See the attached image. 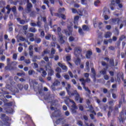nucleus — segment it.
I'll use <instances>...</instances> for the list:
<instances>
[{
    "instance_id": "1",
    "label": "nucleus",
    "mask_w": 126,
    "mask_h": 126,
    "mask_svg": "<svg viewBox=\"0 0 126 126\" xmlns=\"http://www.w3.org/2000/svg\"><path fill=\"white\" fill-rule=\"evenodd\" d=\"M80 81H81V84L82 85H83V87L84 88V89L85 90V91H87V92H88V93H89V94H91V91H90V90H89V89L88 88V87H86L85 86V84L86 83V82H88V83H89V82H90V81H91V80H90V79L89 78H87L86 79H84V78H81L79 79Z\"/></svg>"
},
{
    "instance_id": "2",
    "label": "nucleus",
    "mask_w": 126,
    "mask_h": 126,
    "mask_svg": "<svg viewBox=\"0 0 126 126\" xmlns=\"http://www.w3.org/2000/svg\"><path fill=\"white\" fill-rule=\"evenodd\" d=\"M2 120L4 123H2L1 122H0V126H10V123L8 122L9 121V117L8 116H6V115L4 114H2Z\"/></svg>"
},
{
    "instance_id": "3",
    "label": "nucleus",
    "mask_w": 126,
    "mask_h": 126,
    "mask_svg": "<svg viewBox=\"0 0 126 126\" xmlns=\"http://www.w3.org/2000/svg\"><path fill=\"white\" fill-rule=\"evenodd\" d=\"M46 70H48V75L49 76H53V75L55 73V71L52 68V67L50 66V63H48L47 65L45 66Z\"/></svg>"
},
{
    "instance_id": "4",
    "label": "nucleus",
    "mask_w": 126,
    "mask_h": 126,
    "mask_svg": "<svg viewBox=\"0 0 126 126\" xmlns=\"http://www.w3.org/2000/svg\"><path fill=\"white\" fill-rule=\"evenodd\" d=\"M71 26H68L67 27V30H64V33H65L66 36H70L72 35V23H71Z\"/></svg>"
},
{
    "instance_id": "5",
    "label": "nucleus",
    "mask_w": 126,
    "mask_h": 126,
    "mask_svg": "<svg viewBox=\"0 0 126 126\" xmlns=\"http://www.w3.org/2000/svg\"><path fill=\"white\" fill-rule=\"evenodd\" d=\"M101 65H102V66H105L106 68H104V70L100 71V73L101 74H103V75H105V74L107 73V69L109 68V65L104 61L101 62Z\"/></svg>"
},
{
    "instance_id": "6",
    "label": "nucleus",
    "mask_w": 126,
    "mask_h": 126,
    "mask_svg": "<svg viewBox=\"0 0 126 126\" xmlns=\"http://www.w3.org/2000/svg\"><path fill=\"white\" fill-rule=\"evenodd\" d=\"M82 49L80 48V47H75L74 49V55L75 56H79L80 55L81 58H83V55H82Z\"/></svg>"
},
{
    "instance_id": "7",
    "label": "nucleus",
    "mask_w": 126,
    "mask_h": 126,
    "mask_svg": "<svg viewBox=\"0 0 126 126\" xmlns=\"http://www.w3.org/2000/svg\"><path fill=\"white\" fill-rule=\"evenodd\" d=\"M120 119L119 121L120 122L124 123L125 121V120L126 119V110H123L120 114Z\"/></svg>"
},
{
    "instance_id": "8",
    "label": "nucleus",
    "mask_w": 126,
    "mask_h": 126,
    "mask_svg": "<svg viewBox=\"0 0 126 126\" xmlns=\"http://www.w3.org/2000/svg\"><path fill=\"white\" fill-rule=\"evenodd\" d=\"M37 71L40 73H42L41 76H42V77H46V76H47V72L44 70L43 68H39L37 70Z\"/></svg>"
},
{
    "instance_id": "9",
    "label": "nucleus",
    "mask_w": 126,
    "mask_h": 126,
    "mask_svg": "<svg viewBox=\"0 0 126 126\" xmlns=\"http://www.w3.org/2000/svg\"><path fill=\"white\" fill-rule=\"evenodd\" d=\"M110 21L113 24H117L118 25H120V22L122 21L121 19H120V18H112L110 19Z\"/></svg>"
},
{
    "instance_id": "10",
    "label": "nucleus",
    "mask_w": 126,
    "mask_h": 126,
    "mask_svg": "<svg viewBox=\"0 0 126 126\" xmlns=\"http://www.w3.org/2000/svg\"><path fill=\"white\" fill-rule=\"evenodd\" d=\"M58 65H59V66H60V67H61L63 70H64L65 72L67 71V66H66V65H65L60 62L58 63Z\"/></svg>"
},
{
    "instance_id": "11",
    "label": "nucleus",
    "mask_w": 126,
    "mask_h": 126,
    "mask_svg": "<svg viewBox=\"0 0 126 126\" xmlns=\"http://www.w3.org/2000/svg\"><path fill=\"white\" fill-rule=\"evenodd\" d=\"M114 103H115V101H114V100L109 101L108 102V105H109V110L110 111H111V112L112 111H113V106H114Z\"/></svg>"
},
{
    "instance_id": "12",
    "label": "nucleus",
    "mask_w": 126,
    "mask_h": 126,
    "mask_svg": "<svg viewBox=\"0 0 126 126\" xmlns=\"http://www.w3.org/2000/svg\"><path fill=\"white\" fill-rule=\"evenodd\" d=\"M90 110H87V112H90L91 113H92L94 115V116H96V112H95V110H94V107L92 106V105H91L89 106Z\"/></svg>"
},
{
    "instance_id": "13",
    "label": "nucleus",
    "mask_w": 126,
    "mask_h": 126,
    "mask_svg": "<svg viewBox=\"0 0 126 126\" xmlns=\"http://www.w3.org/2000/svg\"><path fill=\"white\" fill-rule=\"evenodd\" d=\"M33 7V5L31 3H28L27 5V9L28 12H31L32 11V8Z\"/></svg>"
},
{
    "instance_id": "14",
    "label": "nucleus",
    "mask_w": 126,
    "mask_h": 126,
    "mask_svg": "<svg viewBox=\"0 0 126 126\" xmlns=\"http://www.w3.org/2000/svg\"><path fill=\"white\" fill-rule=\"evenodd\" d=\"M85 71L89 72L90 71V67H89V61H87L86 63Z\"/></svg>"
},
{
    "instance_id": "15",
    "label": "nucleus",
    "mask_w": 126,
    "mask_h": 126,
    "mask_svg": "<svg viewBox=\"0 0 126 126\" xmlns=\"http://www.w3.org/2000/svg\"><path fill=\"white\" fill-rule=\"evenodd\" d=\"M115 5H116V1L112 0L111 1V4H110V7L111 10H114V6H115Z\"/></svg>"
},
{
    "instance_id": "16",
    "label": "nucleus",
    "mask_w": 126,
    "mask_h": 126,
    "mask_svg": "<svg viewBox=\"0 0 126 126\" xmlns=\"http://www.w3.org/2000/svg\"><path fill=\"white\" fill-rule=\"evenodd\" d=\"M90 66H91V71L92 73H93V75H95L96 74V71H95V69L93 66H94V64H93V63H91Z\"/></svg>"
},
{
    "instance_id": "17",
    "label": "nucleus",
    "mask_w": 126,
    "mask_h": 126,
    "mask_svg": "<svg viewBox=\"0 0 126 126\" xmlns=\"http://www.w3.org/2000/svg\"><path fill=\"white\" fill-rule=\"evenodd\" d=\"M91 56H92V51L90 50L88 51L86 54L87 59H90V58H91Z\"/></svg>"
},
{
    "instance_id": "18",
    "label": "nucleus",
    "mask_w": 126,
    "mask_h": 126,
    "mask_svg": "<svg viewBox=\"0 0 126 126\" xmlns=\"http://www.w3.org/2000/svg\"><path fill=\"white\" fill-rule=\"evenodd\" d=\"M111 36H112V32H106L104 35V37L105 38H106V39H107V38H111Z\"/></svg>"
},
{
    "instance_id": "19",
    "label": "nucleus",
    "mask_w": 126,
    "mask_h": 126,
    "mask_svg": "<svg viewBox=\"0 0 126 126\" xmlns=\"http://www.w3.org/2000/svg\"><path fill=\"white\" fill-rule=\"evenodd\" d=\"M69 96H74V95H77L78 93H77V91L75 90L73 92L71 93L70 92L67 93Z\"/></svg>"
},
{
    "instance_id": "20",
    "label": "nucleus",
    "mask_w": 126,
    "mask_h": 126,
    "mask_svg": "<svg viewBox=\"0 0 126 126\" xmlns=\"http://www.w3.org/2000/svg\"><path fill=\"white\" fill-rule=\"evenodd\" d=\"M115 2L118 4L119 8H123V4L121 3V0H116Z\"/></svg>"
},
{
    "instance_id": "21",
    "label": "nucleus",
    "mask_w": 126,
    "mask_h": 126,
    "mask_svg": "<svg viewBox=\"0 0 126 126\" xmlns=\"http://www.w3.org/2000/svg\"><path fill=\"white\" fill-rule=\"evenodd\" d=\"M78 20H79V16H76L74 17V24L78 25Z\"/></svg>"
},
{
    "instance_id": "22",
    "label": "nucleus",
    "mask_w": 126,
    "mask_h": 126,
    "mask_svg": "<svg viewBox=\"0 0 126 126\" xmlns=\"http://www.w3.org/2000/svg\"><path fill=\"white\" fill-rule=\"evenodd\" d=\"M109 63L110 66H115V60H114V59L111 58L109 60Z\"/></svg>"
},
{
    "instance_id": "23",
    "label": "nucleus",
    "mask_w": 126,
    "mask_h": 126,
    "mask_svg": "<svg viewBox=\"0 0 126 126\" xmlns=\"http://www.w3.org/2000/svg\"><path fill=\"white\" fill-rule=\"evenodd\" d=\"M60 40L59 42L61 43V44H63L65 42L64 40H63V35H59Z\"/></svg>"
},
{
    "instance_id": "24",
    "label": "nucleus",
    "mask_w": 126,
    "mask_h": 126,
    "mask_svg": "<svg viewBox=\"0 0 126 126\" xmlns=\"http://www.w3.org/2000/svg\"><path fill=\"white\" fill-rule=\"evenodd\" d=\"M60 84L61 82H60V81H59V80H55L53 83L54 86H59V85H60Z\"/></svg>"
},
{
    "instance_id": "25",
    "label": "nucleus",
    "mask_w": 126,
    "mask_h": 126,
    "mask_svg": "<svg viewBox=\"0 0 126 126\" xmlns=\"http://www.w3.org/2000/svg\"><path fill=\"white\" fill-rule=\"evenodd\" d=\"M82 28H83V30H84V31H89L90 29H89V27H88V26H87V25H84L82 26Z\"/></svg>"
},
{
    "instance_id": "26",
    "label": "nucleus",
    "mask_w": 126,
    "mask_h": 126,
    "mask_svg": "<svg viewBox=\"0 0 126 126\" xmlns=\"http://www.w3.org/2000/svg\"><path fill=\"white\" fill-rule=\"evenodd\" d=\"M66 60L67 62H68V64H69L71 66L72 65V64H71V63L69 62V61H70L71 60V58L70 56H66Z\"/></svg>"
},
{
    "instance_id": "27",
    "label": "nucleus",
    "mask_w": 126,
    "mask_h": 126,
    "mask_svg": "<svg viewBox=\"0 0 126 126\" xmlns=\"http://www.w3.org/2000/svg\"><path fill=\"white\" fill-rule=\"evenodd\" d=\"M81 63V60L80 59V58H77L75 61V63L76 65H78V64H80Z\"/></svg>"
},
{
    "instance_id": "28",
    "label": "nucleus",
    "mask_w": 126,
    "mask_h": 126,
    "mask_svg": "<svg viewBox=\"0 0 126 126\" xmlns=\"http://www.w3.org/2000/svg\"><path fill=\"white\" fill-rule=\"evenodd\" d=\"M63 118H59L56 120V121H55V123L56 124V125H60V124L62 123V121H63Z\"/></svg>"
},
{
    "instance_id": "29",
    "label": "nucleus",
    "mask_w": 126,
    "mask_h": 126,
    "mask_svg": "<svg viewBox=\"0 0 126 126\" xmlns=\"http://www.w3.org/2000/svg\"><path fill=\"white\" fill-rule=\"evenodd\" d=\"M29 32H32V33H35L36 31V29L35 28H30L29 30Z\"/></svg>"
},
{
    "instance_id": "30",
    "label": "nucleus",
    "mask_w": 126,
    "mask_h": 126,
    "mask_svg": "<svg viewBox=\"0 0 126 126\" xmlns=\"http://www.w3.org/2000/svg\"><path fill=\"white\" fill-rule=\"evenodd\" d=\"M65 99H66L64 100V103L67 105V106H68V105H69V103H68V100L69 101L70 99L69 96H66Z\"/></svg>"
},
{
    "instance_id": "31",
    "label": "nucleus",
    "mask_w": 126,
    "mask_h": 126,
    "mask_svg": "<svg viewBox=\"0 0 126 126\" xmlns=\"http://www.w3.org/2000/svg\"><path fill=\"white\" fill-rule=\"evenodd\" d=\"M17 87L19 89V90H20L21 91L23 90V88H24L23 85L21 84H18L17 85Z\"/></svg>"
},
{
    "instance_id": "32",
    "label": "nucleus",
    "mask_w": 126,
    "mask_h": 126,
    "mask_svg": "<svg viewBox=\"0 0 126 126\" xmlns=\"http://www.w3.org/2000/svg\"><path fill=\"white\" fill-rule=\"evenodd\" d=\"M78 32L79 33L80 35L83 36L84 35V32H83V30L81 28H79Z\"/></svg>"
},
{
    "instance_id": "33",
    "label": "nucleus",
    "mask_w": 126,
    "mask_h": 126,
    "mask_svg": "<svg viewBox=\"0 0 126 126\" xmlns=\"http://www.w3.org/2000/svg\"><path fill=\"white\" fill-rule=\"evenodd\" d=\"M29 75H32L33 74H35V71L34 70H29L28 71Z\"/></svg>"
},
{
    "instance_id": "34",
    "label": "nucleus",
    "mask_w": 126,
    "mask_h": 126,
    "mask_svg": "<svg viewBox=\"0 0 126 126\" xmlns=\"http://www.w3.org/2000/svg\"><path fill=\"white\" fill-rule=\"evenodd\" d=\"M11 9L12 10V11L13 12L14 14H16V13H17L16 12V6H14Z\"/></svg>"
},
{
    "instance_id": "35",
    "label": "nucleus",
    "mask_w": 126,
    "mask_h": 126,
    "mask_svg": "<svg viewBox=\"0 0 126 126\" xmlns=\"http://www.w3.org/2000/svg\"><path fill=\"white\" fill-rule=\"evenodd\" d=\"M80 98V95H79V94H76V96H75V101H79V99Z\"/></svg>"
},
{
    "instance_id": "36",
    "label": "nucleus",
    "mask_w": 126,
    "mask_h": 126,
    "mask_svg": "<svg viewBox=\"0 0 126 126\" xmlns=\"http://www.w3.org/2000/svg\"><path fill=\"white\" fill-rule=\"evenodd\" d=\"M52 118H58V117H61V114L59 113L57 115H55V112H53L52 113Z\"/></svg>"
},
{
    "instance_id": "37",
    "label": "nucleus",
    "mask_w": 126,
    "mask_h": 126,
    "mask_svg": "<svg viewBox=\"0 0 126 126\" xmlns=\"http://www.w3.org/2000/svg\"><path fill=\"white\" fill-rule=\"evenodd\" d=\"M115 35H116V36H119V34H120V31L119 30V29H118V27H116L115 29Z\"/></svg>"
},
{
    "instance_id": "38",
    "label": "nucleus",
    "mask_w": 126,
    "mask_h": 126,
    "mask_svg": "<svg viewBox=\"0 0 126 126\" xmlns=\"http://www.w3.org/2000/svg\"><path fill=\"white\" fill-rule=\"evenodd\" d=\"M41 39L40 38H38L35 39L34 42L36 43V44H40L41 43Z\"/></svg>"
},
{
    "instance_id": "39",
    "label": "nucleus",
    "mask_w": 126,
    "mask_h": 126,
    "mask_svg": "<svg viewBox=\"0 0 126 126\" xmlns=\"http://www.w3.org/2000/svg\"><path fill=\"white\" fill-rule=\"evenodd\" d=\"M19 2V0H15L14 1H12L11 3L14 4V5H17V3Z\"/></svg>"
},
{
    "instance_id": "40",
    "label": "nucleus",
    "mask_w": 126,
    "mask_h": 126,
    "mask_svg": "<svg viewBox=\"0 0 126 126\" xmlns=\"http://www.w3.org/2000/svg\"><path fill=\"white\" fill-rule=\"evenodd\" d=\"M55 54H56V50L54 48H52L51 49V54L52 56H54Z\"/></svg>"
},
{
    "instance_id": "41",
    "label": "nucleus",
    "mask_w": 126,
    "mask_h": 126,
    "mask_svg": "<svg viewBox=\"0 0 126 126\" xmlns=\"http://www.w3.org/2000/svg\"><path fill=\"white\" fill-rule=\"evenodd\" d=\"M70 87H71L70 84H68L67 85V87H66V90L67 93H68V92H70L69 89H70Z\"/></svg>"
},
{
    "instance_id": "42",
    "label": "nucleus",
    "mask_w": 126,
    "mask_h": 126,
    "mask_svg": "<svg viewBox=\"0 0 126 126\" xmlns=\"http://www.w3.org/2000/svg\"><path fill=\"white\" fill-rule=\"evenodd\" d=\"M22 28L24 31H26L28 29V25L23 26Z\"/></svg>"
},
{
    "instance_id": "43",
    "label": "nucleus",
    "mask_w": 126,
    "mask_h": 126,
    "mask_svg": "<svg viewBox=\"0 0 126 126\" xmlns=\"http://www.w3.org/2000/svg\"><path fill=\"white\" fill-rule=\"evenodd\" d=\"M24 63H26L27 64H29L31 63V62L30 61V60H29V59H25L24 60Z\"/></svg>"
},
{
    "instance_id": "44",
    "label": "nucleus",
    "mask_w": 126,
    "mask_h": 126,
    "mask_svg": "<svg viewBox=\"0 0 126 126\" xmlns=\"http://www.w3.org/2000/svg\"><path fill=\"white\" fill-rule=\"evenodd\" d=\"M42 25V23H41V22H40V21H38L36 22V26H37L38 27H39V28H41V26Z\"/></svg>"
},
{
    "instance_id": "45",
    "label": "nucleus",
    "mask_w": 126,
    "mask_h": 126,
    "mask_svg": "<svg viewBox=\"0 0 126 126\" xmlns=\"http://www.w3.org/2000/svg\"><path fill=\"white\" fill-rule=\"evenodd\" d=\"M124 39H126V36L122 35L120 37L119 41H120L121 42V41H123Z\"/></svg>"
},
{
    "instance_id": "46",
    "label": "nucleus",
    "mask_w": 126,
    "mask_h": 126,
    "mask_svg": "<svg viewBox=\"0 0 126 126\" xmlns=\"http://www.w3.org/2000/svg\"><path fill=\"white\" fill-rule=\"evenodd\" d=\"M56 71L58 72V73H61L62 72V69L60 67H57L56 69Z\"/></svg>"
},
{
    "instance_id": "47",
    "label": "nucleus",
    "mask_w": 126,
    "mask_h": 126,
    "mask_svg": "<svg viewBox=\"0 0 126 126\" xmlns=\"http://www.w3.org/2000/svg\"><path fill=\"white\" fill-rule=\"evenodd\" d=\"M71 50H72V49L70 46L65 49V50L66 52V53H69V51H71Z\"/></svg>"
},
{
    "instance_id": "48",
    "label": "nucleus",
    "mask_w": 126,
    "mask_h": 126,
    "mask_svg": "<svg viewBox=\"0 0 126 126\" xmlns=\"http://www.w3.org/2000/svg\"><path fill=\"white\" fill-rule=\"evenodd\" d=\"M99 3H100V0H96L94 2V4L95 6H98V4H99Z\"/></svg>"
},
{
    "instance_id": "49",
    "label": "nucleus",
    "mask_w": 126,
    "mask_h": 126,
    "mask_svg": "<svg viewBox=\"0 0 126 126\" xmlns=\"http://www.w3.org/2000/svg\"><path fill=\"white\" fill-rule=\"evenodd\" d=\"M30 15L31 17H35V12L34 11H32Z\"/></svg>"
},
{
    "instance_id": "50",
    "label": "nucleus",
    "mask_w": 126,
    "mask_h": 126,
    "mask_svg": "<svg viewBox=\"0 0 126 126\" xmlns=\"http://www.w3.org/2000/svg\"><path fill=\"white\" fill-rule=\"evenodd\" d=\"M63 77L66 80H69V76L68 74L64 75Z\"/></svg>"
},
{
    "instance_id": "51",
    "label": "nucleus",
    "mask_w": 126,
    "mask_h": 126,
    "mask_svg": "<svg viewBox=\"0 0 126 126\" xmlns=\"http://www.w3.org/2000/svg\"><path fill=\"white\" fill-rule=\"evenodd\" d=\"M71 10H72V12L73 13H78V12L77 11V10H76V9L75 8H72L71 9Z\"/></svg>"
},
{
    "instance_id": "52",
    "label": "nucleus",
    "mask_w": 126,
    "mask_h": 126,
    "mask_svg": "<svg viewBox=\"0 0 126 126\" xmlns=\"http://www.w3.org/2000/svg\"><path fill=\"white\" fill-rule=\"evenodd\" d=\"M44 3H45V4H47V6L48 7H50V5H49V4L50 3V2H49V1L48 0H45L44 1Z\"/></svg>"
},
{
    "instance_id": "53",
    "label": "nucleus",
    "mask_w": 126,
    "mask_h": 126,
    "mask_svg": "<svg viewBox=\"0 0 126 126\" xmlns=\"http://www.w3.org/2000/svg\"><path fill=\"white\" fill-rule=\"evenodd\" d=\"M69 42H73V41H74V37H73V36H70L69 37Z\"/></svg>"
},
{
    "instance_id": "54",
    "label": "nucleus",
    "mask_w": 126,
    "mask_h": 126,
    "mask_svg": "<svg viewBox=\"0 0 126 126\" xmlns=\"http://www.w3.org/2000/svg\"><path fill=\"white\" fill-rule=\"evenodd\" d=\"M79 109L80 111H83V110H84V108L83 107V106L82 105V104L79 105Z\"/></svg>"
},
{
    "instance_id": "55",
    "label": "nucleus",
    "mask_w": 126,
    "mask_h": 126,
    "mask_svg": "<svg viewBox=\"0 0 126 126\" xmlns=\"http://www.w3.org/2000/svg\"><path fill=\"white\" fill-rule=\"evenodd\" d=\"M61 31H62V29L61 28V27H58L57 28V32H58V34H59V35H60V34H61Z\"/></svg>"
},
{
    "instance_id": "56",
    "label": "nucleus",
    "mask_w": 126,
    "mask_h": 126,
    "mask_svg": "<svg viewBox=\"0 0 126 126\" xmlns=\"http://www.w3.org/2000/svg\"><path fill=\"white\" fill-rule=\"evenodd\" d=\"M71 107L73 108V109H78V108L77 107V106H76V104L75 103V104H73L72 105H71Z\"/></svg>"
},
{
    "instance_id": "57",
    "label": "nucleus",
    "mask_w": 126,
    "mask_h": 126,
    "mask_svg": "<svg viewBox=\"0 0 126 126\" xmlns=\"http://www.w3.org/2000/svg\"><path fill=\"white\" fill-rule=\"evenodd\" d=\"M17 75H18V76H22V75H25V73H17Z\"/></svg>"
},
{
    "instance_id": "58",
    "label": "nucleus",
    "mask_w": 126,
    "mask_h": 126,
    "mask_svg": "<svg viewBox=\"0 0 126 126\" xmlns=\"http://www.w3.org/2000/svg\"><path fill=\"white\" fill-rule=\"evenodd\" d=\"M6 106H8V107H11L12 106V102H7L6 103Z\"/></svg>"
},
{
    "instance_id": "59",
    "label": "nucleus",
    "mask_w": 126,
    "mask_h": 126,
    "mask_svg": "<svg viewBox=\"0 0 126 126\" xmlns=\"http://www.w3.org/2000/svg\"><path fill=\"white\" fill-rule=\"evenodd\" d=\"M52 36H51L50 34L48 35H46L45 36V39L46 40H50V39H51V37Z\"/></svg>"
},
{
    "instance_id": "60",
    "label": "nucleus",
    "mask_w": 126,
    "mask_h": 126,
    "mask_svg": "<svg viewBox=\"0 0 126 126\" xmlns=\"http://www.w3.org/2000/svg\"><path fill=\"white\" fill-rule=\"evenodd\" d=\"M13 60H17V54H16L15 53L13 55Z\"/></svg>"
},
{
    "instance_id": "61",
    "label": "nucleus",
    "mask_w": 126,
    "mask_h": 126,
    "mask_svg": "<svg viewBox=\"0 0 126 126\" xmlns=\"http://www.w3.org/2000/svg\"><path fill=\"white\" fill-rule=\"evenodd\" d=\"M78 125L80 126H83V123L81 121H78Z\"/></svg>"
},
{
    "instance_id": "62",
    "label": "nucleus",
    "mask_w": 126,
    "mask_h": 126,
    "mask_svg": "<svg viewBox=\"0 0 126 126\" xmlns=\"http://www.w3.org/2000/svg\"><path fill=\"white\" fill-rule=\"evenodd\" d=\"M26 22L25 20H21L20 21V23L21 24H22V25L25 24V23H26Z\"/></svg>"
},
{
    "instance_id": "63",
    "label": "nucleus",
    "mask_w": 126,
    "mask_h": 126,
    "mask_svg": "<svg viewBox=\"0 0 126 126\" xmlns=\"http://www.w3.org/2000/svg\"><path fill=\"white\" fill-rule=\"evenodd\" d=\"M56 76L57 78H61V77H62V76H61V74H60V73H57L56 74Z\"/></svg>"
},
{
    "instance_id": "64",
    "label": "nucleus",
    "mask_w": 126,
    "mask_h": 126,
    "mask_svg": "<svg viewBox=\"0 0 126 126\" xmlns=\"http://www.w3.org/2000/svg\"><path fill=\"white\" fill-rule=\"evenodd\" d=\"M104 20H108V19H110V17H109L108 15H105L104 16Z\"/></svg>"
}]
</instances>
